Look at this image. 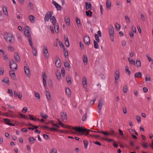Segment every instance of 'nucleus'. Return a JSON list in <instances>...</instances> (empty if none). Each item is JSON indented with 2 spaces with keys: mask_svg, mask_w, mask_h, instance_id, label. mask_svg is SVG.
Masks as SVG:
<instances>
[{
  "mask_svg": "<svg viewBox=\"0 0 153 153\" xmlns=\"http://www.w3.org/2000/svg\"><path fill=\"white\" fill-rule=\"evenodd\" d=\"M3 10L4 13L6 15L7 14V7H4L3 8Z\"/></svg>",
  "mask_w": 153,
  "mask_h": 153,
  "instance_id": "50",
  "label": "nucleus"
},
{
  "mask_svg": "<svg viewBox=\"0 0 153 153\" xmlns=\"http://www.w3.org/2000/svg\"><path fill=\"white\" fill-rule=\"evenodd\" d=\"M61 116L62 120L64 122L67 121V116L66 112L64 111H62L61 112Z\"/></svg>",
  "mask_w": 153,
  "mask_h": 153,
  "instance_id": "8",
  "label": "nucleus"
},
{
  "mask_svg": "<svg viewBox=\"0 0 153 153\" xmlns=\"http://www.w3.org/2000/svg\"><path fill=\"white\" fill-rule=\"evenodd\" d=\"M50 152L51 153H57V150L55 148H52Z\"/></svg>",
  "mask_w": 153,
  "mask_h": 153,
  "instance_id": "53",
  "label": "nucleus"
},
{
  "mask_svg": "<svg viewBox=\"0 0 153 153\" xmlns=\"http://www.w3.org/2000/svg\"><path fill=\"white\" fill-rule=\"evenodd\" d=\"M14 70H11L9 71V74L11 79L13 80H15L16 78V75L15 73L14 72Z\"/></svg>",
  "mask_w": 153,
  "mask_h": 153,
  "instance_id": "17",
  "label": "nucleus"
},
{
  "mask_svg": "<svg viewBox=\"0 0 153 153\" xmlns=\"http://www.w3.org/2000/svg\"><path fill=\"white\" fill-rule=\"evenodd\" d=\"M43 51L45 58V59L48 58L49 56V54L48 53L47 47V46L45 45H43Z\"/></svg>",
  "mask_w": 153,
  "mask_h": 153,
  "instance_id": "5",
  "label": "nucleus"
},
{
  "mask_svg": "<svg viewBox=\"0 0 153 153\" xmlns=\"http://www.w3.org/2000/svg\"><path fill=\"white\" fill-rule=\"evenodd\" d=\"M115 28L117 31H119L120 28V25L117 23H115Z\"/></svg>",
  "mask_w": 153,
  "mask_h": 153,
  "instance_id": "44",
  "label": "nucleus"
},
{
  "mask_svg": "<svg viewBox=\"0 0 153 153\" xmlns=\"http://www.w3.org/2000/svg\"><path fill=\"white\" fill-rule=\"evenodd\" d=\"M141 145L144 148H146L148 147L147 144L146 143H142Z\"/></svg>",
  "mask_w": 153,
  "mask_h": 153,
  "instance_id": "60",
  "label": "nucleus"
},
{
  "mask_svg": "<svg viewBox=\"0 0 153 153\" xmlns=\"http://www.w3.org/2000/svg\"><path fill=\"white\" fill-rule=\"evenodd\" d=\"M34 92L35 96L37 98V99H40V97L39 94V93L36 92V91H34Z\"/></svg>",
  "mask_w": 153,
  "mask_h": 153,
  "instance_id": "41",
  "label": "nucleus"
},
{
  "mask_svg": "<svg viewBox=\"0 0 153 153\" xmlns=\"http://www.w3.org/2000/svg\"><path fill=\"white\" fill-rule=\"evenodd\" d=\"M128 90L127 87L126 85H124L123 87V91L124 93L127 92Z\"/></svg>",
  "mask_w": 153,
  "mask_h": 153,
  "instance_id": "51",
  "label": "nucleus"
},
{
  "mask_svg": "<svg viewBox=\"0 0 153 153\" xmlns=\"http://www.w3.org/2000/svg\"><path fill=\"white\" fill-rule=\"evenodd\" d=\"M136 119L138 122L140 123V122L141 121V118L139 116H136Z\"/></svg>",
  "mask_w": 153,
  "mask_h": 153,
  "instance_id": "59",
  "label": "nucleus"
},
{
  "mask_svg": "<svg viewBox=\"0 0 153 153\" xmlns=\"http://www.w3.org/2000/svg\"><path fill=\"white\" fill-rule=\"evenodd\" d=\"M136 65L137 67H139L141 66V62L139 59H137L136 60Z\"/></svg>",
  "mask_w": 153,
  "mask_h": 153,
  "instance_id": "36",
  "label": "nucleus"
},
{
  "mask_svg": "<svg viewBox=\"0 0 153 153\" xmlns=\"http://www.w3.org/2000/svg\"><path fill=\"white\" fill-rule=\"evenodd\" d=\"M146 81H150L151 79L149 75L148 74H146L145 76Z\"/></svg>",
  "mask_w": 153,
  "mask_h": 153,
  "instance_id": "52",
  "label": "nucleus"
},
{
  "mask_svg": "<svg viewBox=\"0 0 153 153\" xmlns=\"http://www.w3.org/2000/svg\"><path fill=\"white\" fill-rule=\"evenodd\" d=\"M64 39H65V44L67 48L69 46V43L68 41V37L67 35H65L64 36Z\"/></svg>",
  "mask_w": 153,
  "mask_h": 153,
  "instance_id": "18",
  "label": "nucleus"
},
{
  "mask_svg": "<svg viewBox=\"0 0 153 153\" xmlns=\"http://www.w3.org/2000/svg\"><path fill=\"white\" fill-rule=\"evenodd\" d=\"M115 83L117 84V81L120 78V72L118 70H117L114 72Z\"/></svg>",
  "mask_w": 153,
  "mask_h": 153,
  "instance_id": "7",
  "label": "nucleus"
},
{
  "mask_svg": "<svg viewBox=\"0 0 153 153\" xmlns=\"http://www.w3.org/2000/svg\"><path fill=\"white\" fill-rule=\"evenodd\" d=\"M14 57L16 60L17 62H19L20 60V57L19 55L18 52H16L14 54Z\"/></svg>",
  "mask_w": 153,
  "mask_h": 153,
  "instance_id": "21",
  "label": "nucleus"
},
{
  "mask_svg": "<svg viewBox=\"0 0 153 153\" xmlns=\"http://www.w3.org/2000/svg\"><path fill=\"white\" fill-rule=\"evenodd\" d=\"M40 115L42 117L46 119L48 117V116L46 114H45L44 113L41 112L40 113Z\"/></svg>",
  "mask_w": 153,
  "mask_h": 153,
  "instance_id": "40",
  "label": "nucleus"
},
{
  "mask_svg": "<svg viewBox=\"0 0 153 153\" xmlns=\"http://www.w3.org/2000/svg\"><path fill=\"white\" fill-rule=\"evenodd\" d=\"M50 21L53 25H55V24H57V23H56V19L54 16H52L51 17L50 19Z\"/></svg>",
  "mask_w": 153,
  "mask_h": 153,
  "instance_id": "20",
  "label": "nucleus"
},
{
  "mask_svg": "<svg viewBox=\"0 0 153 153\" xmlns=\"http://www.w3.org/2000/svg\"><path fill=\"white\" fill-rule=\"evenodd\" d=\"M55 58L56 60L55 61V62L56 66L57 67H59L61 65L60 59L57 56H55Z\"/></svg>",
  "mask_w": 153,
  "mask_h": 153,
  "instance_id": "11",
  "label": "nucleus"
},
{
  "mask_svg": "<svg viewBox=\"0 0 153 153\" xmlns=\"http://www.w3.org/2000/svg\"><path fill=\"white\" fill-rule=\"evenodd\" d=\"M65 92L67 94L69 95L71 94V91L69 88H65Z\"/></svg>",
  "mask_w": 153,
  "mask_h": 153,
  "instance_id": "38",
  "label": "nucleus"
},
{
  "mask_svg": "<svg viewBox=\"0 0 153 153\" xmlns=\"http://www.w3.org/2000/svg\"><path fill=\"white\" fill-rule=\"evenodd\" d=\"M24 34L26 37L28 38L29 43L32 42L31 37L30 36V33L29 31L30 27L28 26H26L24 29Z\"/></svg>",
  "mask_w": 153,
  "mask_h": 153,
  "instance_id": "2",
  "label": "nucleus"
},
{
  "mask_svg": "<svg viewBox=\"0 0 153 153\" xmlns=\"http://www.w3.org/2000/svg\"><path fill=\"white\" fill-rule=\"evenodd\" d=\"M69 128L74 130L79 133H82L81 134H84L86 136H87L89 134V130H87L86 128H83L82 126L81 127L80 126L78 127L70 126L69 127Z\"/></svg>",
  "mask_w": 153,
  "mask_h": 153,
  "instance_id": "1",
  "label": "nucleus"
},
{
  "mask_svg": "<svg viewBox=\"0 0 153 153\" xmlns=\"http://www.w3.org/2000/svg\"><path fill=\"white\" fill-rule=\"evenodd\" d=\"M85 8L86 9H91L92 7L91 4L89 2H85Z\"/></svg>",
  "mask_w": 153,
  "mask_h": 153,
  "instance_id": "24",
  "label": "nucleus"
},
{
  "mask_svg": "<svg viewBox=\"0 0 153 153\" xmlns=\"http://www.w3.org/2000/svg\"><path fill=\"white\" fill-rule=\"evenodd\" d=\"M95 37L96 40V42H100L99 36L98 35L95 34Z\"/></svg>",
  "mask_w": 153,
  "mask_h": 153,
  "instance_id": "54",
  "label": "nucleus"
},
{
  "mask_svg": "<svg viewBox=\"0 0 153 153\" xmlns=\"http://www.w3.org/2000/svg\"><path fill=\"white\" fill-rule=\"evenodd\" d=\"M7 93L9 94L10 96H13V91L11 89H8Z\"/></svg>",
  "mask_w": 153,
  "mask_h": 153,
  "instance_id": "48",
  "label": "nucleus"
},
{
  "mask_svg": "<svg viewBox=\"0 0 153 153\" xmlns=\"http://www.w3.org/2000/svg\"><path fill=\"white\" fill-rule=\"evenodd\" d=\"M84 147L85 149H86L87 148L88 145V142L87 140H84L83 141Z\"/></svg>",
  "mask_w": 153,
  "mask_h": 153,
  "instance_id": "49",
  "label": "nucleus"
},
{
  "mask_svg": "<svg viewBox=\"0 0 153 153\" xmlns=\"http://www.w3.org/2000/svg\"><path fill=\"white\" fill-rule=\"evenodd\" d=\"M84 41L85 44L89 46L90 44V39L88 36H86L84 38Z\"/></svg>",
  "mask_w": 153,
  "mask_h": 153,
  "instance_id": "10",
  "label": "nucleus"
},
{
  "mask_svg": "<svg viewBox=\"0 0 153 153\" xmlns=\"http://www.w3.org/2000/svg\"><path fill=\"white\" fill-rule=\"evenodd\" d=\"M66 80L68 83L69 85L71 84V77L69 75H67L66 77Z\"/></svg>",
  "mask_w": 153,
  "mask_h": 153,
  "instance_id": "29",
  "label": "nucleus"
},
{
  "mask_svg": "<svg viewBox=\"0 0 153 153\" xmlns=\"http://www.w3.org/2000/svg\"><path fill=\"white\" fill-rule=\"evenodd\" d=\"M111 1L108 0H107L106 2V8L109 10H110L111 8Z\"/></svg>",
  "mask_w": 153,
  "mask_h": 153,
  "instance_id": "27",
  "label": "nucleus"
},
{
  "mask_svg": "<svg viewBox=\"0 0 153 153\" xmlns=\"http://www.w3.org/2000/svg\"><path fill=\"white\" fill-rule=\"evenodd\" d=\"M131 29H132V31L133 32L135 33L136 32V28L134 26H133L132 27Z\"/></svg>",
  "mask_w": 153,
  "mask_h": 153,
  "instance_id": "62",
  "label": "nucleus"
},
{
  "mask_svg": "<svg viewBox=\"0 0 153 153\" xmlns=\"http://www.w3.org/2000/svg\"><path fill=\"white\" fill-rule=\"evenodd\" d=\"M108 32L110 36L114 35V30L112 25H109Z\"/></svg>",
  "mask_w": 153,
  "mask_h": 153,
  "instance_id": "12",
  "label": "nucleus"
},
{
  "mask_svg": "<svg viewBox=\"0 0 153 153\" xmlns=\"http://www.w3.org/2000/svg\"><path fill=\"white\" fill-rule=\"evenodd\" d=\"M30 22L32 23H34L35 22V17L33 15H30L28 18Z\"/></svg>",
  "mask_w": 153,
  "mask_h": 153,
  "instance_id": "28",
  "label": "nucleus"
},
{
  "mask_svg": "<svg viewBox=\"0 0 153 153\" xmlns=\"http://www.w3.org/2000/svg\"><path fill=\"white\" fill-rule=\"evenodd\" d=\"M48 85L50 87H51L53 86L52 82L51 80L49 79L48 80Z\"/></svg>",
  "mask_w": 153,
  "mask_h": 153,
  "instance_id": "56",
  "label": "nucleus"
},
{
  "mask_svg": "<svg viewBox=\"0 0 153 153\" xmlns=\"http://www.w3.org/2000/svg\"><path fill=\"white\" fill-rule=\"evenodd\" d=\"M86 15L87 16H92V12L90 10L86 11L85 12Z\"/></svg>",
  "mask_w": 153,
  "mask_h": 153,
  "instance_id": "42",
  "label": "nucleus"
},
{
  "mask_svg": "<svg viewBox=\"0 0 153 153\" xmlns=\"http://www.w3.org/2000/svg\"><path fill=\"white\" fill-rule=\"evenodd\" d=\"M36 140L33 137H30L28 138V140L30 143L33 144L34 143V141Z\"/></svg>",
  "mask_w": 153,
  "mask_h": 153,
  "instance_id": "31",
  "label": "nucleus"
},
{
  "mask_svg": "<svg viewBox=\"0 0 153 153\" xmlns=\"http://www.w3.org/2000/svg\"><path fill=\"white\" fill-rule=\"evenodd\" d=\"M52 14L51 12H47L44 18L45 22H48L49 19L52 16Z\"/></svg>",
  "mask_w": 153,
  "mask_h": 153,
  "instance_id": "9",
  "label": "nucleus"
},
{
  "mask_svg": "<svg viewBox=\"0 0 153 153\" xmlns=\"http://www.w3.org/2000/svg\"><path fill=\"white\" fill-rule=\"evenodd\" d=\"M8 50L10 51H13L14 50V48L11 46H9L8 48Z\"/></svg>",
  "mask_w": 153,
  "mask_h": 153,
  "instance_id": "57",
  "label": "nucleus"
},
{
  "mask_svg": "<svg viewBox=\"0 0 153 153\" xmlns=\"http://www.w3.org/2000/svg\"><path fill=\"white\" fill-rule=\"evenodd\" d=\"M87 116L86 113H85L82 117V120L83 121H85L87 119Z\"/></svg>",
  "mask_w": 153,
  "mask_h": 153,
  "instance_id": "61",
  "label": "nucleus"
},
{
  "mask_svg": "<svg viewBox=\"0 0 153 153\" xmlns=\"http://www.w3.org/2000/svg\"><path fill=\"white\" fill-rule=\"evenodd\" d=\"M27 108L26 107H24L22 110V111L24 112L25 111V113H26L27 111Z\"/></svg>",
  "mask_w": 153,
  "mask_h": 153,
  "instance_id": "64",
  "label": "nucleus"
},
{
  "mask_svg": "<svg viewBox=\"0 0 153 153\" xmlns=\"http://www.w3.org/2000/svg\"><path fill=\"white\" fill-rule=\"evenodd\" d=\"M110 130V132L109 133V135H111V136H115L116 135V133L115 132L114 130L112 128H111Z\"/></svg>",
  "mask_w": 153,
  "mask_h": 153,
  "instance_id": "34",
  "label": "nucleus"
},
{
  "mask_svg": "<svg viewBox=\"0 0 153 153\" xmlns=\"http://www.w3.org/2000/svg\"><path fill=\"white\" fill-rule=\"evenodd\" d=\"M24 71L26 76L29 77L30 75V71L27 64H26L24 66Z\"/></svg>",
  "mask_w": 153,
  "mask_h": 153,
  "instance_id": "6",
  "label": "nucleus"
},
{
  "mask_svg": "<svg viewBox=\"0 0 153 153\" xmlns=\"http://www.w3.org/2000/svg\"><path fill=\"white\" fill-rule=\"evenodd\" d=\"M2 82H4L5 83H6L8 85L10 84V82L8 78L7 77H6L3 78L2 80L1 81Z\"/></svg>",
  "mask_w": 153,
  "mask_h": 153,
  "instance_id": "25",
  "label": "nucleus"
},
{
  "mask_svg": "<svg viewBox=\"0 0 153 153\" xmlns=\"http://www.w3.org/2000/svg\"><path fill=\"white\" fill-rule=\"evenodd\" d=\"M142 74L140 72H138L134 74V77L135 78L141 77H142Z\"/></svg>",
  "mask_w": 153,
  "mask_h": 153,
  "instance_id": "33",
  "label": "nucleus"
},
{
  "mask_svg": "<svg viewBox=\"0 0 153 153\" xmlns=\"http://www.w3.org/2000/svg\"><path fill=\"white\" fill-rule=\"evenodd\" d=\"M64 19L66 25L68 26L69 25H70L69 17L68 16H65V17Z\"/></svg>",
  "mask_w": 153,
  "mask_h": 153,
  "instance_id": "26",
  "label": "nucleus"
},
{
  "mask_svg": "<svg viewBox=\"0 0 153 153\" xmlns=\"http://www.w3.org/2000/svg\"><path fill=\"white\" fill-rule=\"evenodd\" d=\"M128 60L131 64L135 65V61L134 60H133L129 58H128Z\"/></svg>",
  "mask_w": 153,
  "mask_h": 153,
  "instance_id": "39",
  "label": "nucleus"
},
{
  "mask_svg": "<svg viewBox=\"0 0 153 153\" xmlns=\"http://www.w3.org/2000/svg\"><path fill=\"white\" fill-rule=\"evenodd\" d=\"M82 84L84 87L85 85H87L86 79L85 76H83L82 77Z\"/></svg>",
  "mask_w": 153,
  "mask_h": 153,
  "instance_id": "30",
  "label": "nucleus"
},
{
  "mask_svg": "<svg viewBox=\"0 0 153 153\" xmlns=\"http://www.w3.org/2000/svg\"><path fill=\"white\" fill-rule=\"evenodd\" d=\"M53 26L56 32L58 33L59 32V29L58 24H56Z\"/></svg>",
  "mask_w": 153,
  "mask_h": 153,
  "instance_id": "32",
  "label": "nucleus"
},
{
  "mask_svg": "<svg viewBox=\"0 0 153 153\" xmlns=\"http://www.w3.org/2000/svg\"><path fill=\"white\" fill-rule=\"evenodd\" d=\"M29 44L33 50L32 53L33 55L35 56H36V48L33 46L32 42L29 43Z\"/></svg>",
  "mask_w": 153,
  "mask_h": 153,
  "instance_id": "15",
  "label": "nucleus"
},
{
  "mask_svg": "<svg viewBox=\"0 0 153 153\" xmlns=\"http://www.w3.org/2000/svg\"><path fill=\"white\" fill-rule=\"evenodd\" d=\"M56 74L58 81H60L61 79L60 72L58 71H57L56 72Z\"/></svg>",
  "mask_w": 153,
  "mask_h": 153,
  "instance_id": "22",
  "label": "nucleus"
},
{
  "mask_svg": "<svg viewBox=\"0 0 153 153\" xmlns=\"http://www.w3.org/2000/svg\"><path fill=\"white\" fill-rule=\"evenodd\" d=\"M57 128L56 127H52L50 128H49V130L51 131H58L57 128Z\"/></svg>",
  "mask_w": 153,
  "mask_h": 153,
  "instance_id": "46",
  "label": "nucleus"
},
{
  "mask_svg": "<svg viewBox=\"0 0 153 153\" xmlns=\"http://www.w3.org/2000/svg\"><path fill=\"white\" fill-rule=\"evenodd\" d=\"M61 73L62 76H64L65 75V71L64 68L61 69Z\"/></svg>",
  "mask_w": 153,
  "mask_h": 153,
  "instance_id": "58",
  "label": "nucleus"
},
{
  "mask_svg": "<svg viewBox=\"0 0 153 153\" xmlns=\"http://www.w3.org/2000/svg\"><path fill=\"white\" fill-rule=\"evenodd\" d=\"M3 120L5 121V123L8 125L12 126H14L15 125L14 124L10 123V120L9 119H8L7 118L4 119H3Z\"/></svg>",
  "mask_w": 153,
  "mask_h": 153,
  "instance_id": "23",
  "label": "nucleus"
},
{
  "mask_svg": "<svg viewBox=\"0 0 153 153\" xmlns=\"http://www.w3.org/2000/svg\"><path fill=\"white\" fill-rule=\"evenodd\" d=\"M125 19L126 21L128 22H130V20L127 16H125Z\"/></svg>",
  "mask_w": 153,
  "mask_h": 153,
  "instance_id": "63",
  "label": "nucleus"
},
{
  "mask_svg": "<svg viewBox=\"0 0 153 153\" xmlns=\"http://www.w3.org/2000/svg\"><path fill=\"white\" fill-rule=\"evenodd\" d=\"M20 116L22 118L25 119L26 120H28V118L24 114H21L20 113H19Z\"/></svg>",
  "mask_w": 153,
  "mask_h": 153,
  "instance_id": "45",
  "label": "nucleus"
},
{
  "mask_svg": "<svg viewBox=\"0 0 153 153\" xmlns=\"http://www.w3.org/2000/svg\"><path fill=\"white\" fill-rule=\"evenodd\" d=\"M45 94L47 98L48 101H50L51 100V96L50 93L48 91L45 92Z\"/></svg>",
  "mask_w": 153,
  "mask_h": 153,
  "instance_id": "19",
  "label": "nucleus"
},
{
  "mask_svg": "<svg viewBox=\"0 0 153 153\" xmlns=\"http://www.w3.org/2000/svg\"><path fill=\"white\" fill-rule=\"evenodd\" d=\"M98 43L96 42L95 40H94V46L95 49H98L99 48V46L97 44Z\"/></svg>",
  "mask_w": 153,
  "mask_h": 153,
  "instance_id": "37",
  "label": "nucleus"
},
{
  "mask_svg": "<svg viewBox=\"0 0 153 153\" xmlns=\"http://www.w3.org/2000/svg\"><path fill=\"white\" fill-rule=\"evenodd\" d=\"M64 56L66 58H67L68 57V53L67 50L65 48L64 49Z\"/></svg>",
  "mask_w": 153,
  "mask_h": 153,
  "instance_id": "43",
  "label": "nucleus"
},
{
  "mask_svg": "<svg viewBox=\"0 0 153 153\" xmlns=\"http://www.w3.org/2000/svg\"><path fill=\"white\" fill-rule=\"evenodd\" d=\"M103 105V102L102 100H100L98 102V105L97 108L98 109V112L100 113L101 111V108Z\"/></svg>",
  "mask_w": 153,
  "mask_h": 153,
  "instance_id": "14",
  "label": "nucleus"
},
{
  "mask_svg": "<svg viewBox=\"0 0 153 153\" xmlns=\"http://www.w3.org/2000/svg\"><path fill=\"white\" fill-rule=\"evenodd\" d=\"M9 66L11 70L15 71L17 69V65L13 59H11L10 60Z\"/></svg>",
  "mask_w": 153,
  "mask_h": 153,
  "instance_id": "3",
  "label": "nucleus"
},
{
  "mask_svg": "<svg viewBox=\"0 0 153 153\" xmlns=\"http://www.w3.org/2000/svg\"><path fill=\"white\" fill-rule=\"evenodd\" d=\"M52 3L54 5L57 10L60 11L61 10V6L56 1L53 0Z\"/></svg>",
  "mask_w": 153,
  "mask_h": 153,
  "instance_id": "16",
  "label": "nucleus"
},
{
  "mask_svg": "<svg viewBox=\"0 0 153 153\" xmlns=\"http://www.w3.org/2000/svg\"><path fill=\"white\" fill-rule=\"evenodd\" d=\"M82 58L84 64L85 65L87 64V63L88 59L86 56L85 55H83Z\"/></svg>",
  "mask_w": 153,
  "mask_h": 153,
  "instance_id": "35",
  "label": "nucleus"
},
{
  "mask_svg": "<svg viewBox=\"0 0 153 153\" xmlns=\"http://www.w3.org/2000/svg\"><path fill=\"white\" fill-rule=\"evenodd\" d=\"M64 66L65 67H67L68 68H69L70 67V65L69 63L67 62H65L64 64Z\"/></svg>",
  "mask_w": 153,
  "mask_h": 153,
  "instance_id": "55",
  "label": "nucleus"
},
{
  "mask_svg": "<svg viewBox=\"0 0 153 153\" xmlns=\"http://www.w3.org/2000/svg\"><path fill=\"white\" fill-rule=\"evenodd\" d=\"M4 37L6 42H11L14 39L12 35L10 33H7L4 35Z\"/></svg>",
  "mask_w": 153,
  "mask_h": 153,
  "instance_id": "4",
  "label": "nucleus"
},
{
  "mask_svg": "<svg viewBox=\"0 0 153 153\" xmlns=\"http://www.w3.org/2000/svg\"><path fill=\"white\" fill-rule=\"evenodd\" d=\"M42 77L43 79V82L44 87L46 88H47L46 83L45 80L46 77V75L45 72H44L42 74Z\"/></svg>",
  "mask_w": 153,
  "mask_h": 153,
  "instance_id": "13",
  "label": "nucleus"
},
{
  "mask_svg": "<svg viewBox=\"0 0 153 153\" xmlns=\"http://www.w3.org/2000/svg\"><path fill=\"white\" fill-rule=\"evenodd\" d=\"M126 72L129 75H130L131 71L129 70L128 67V66H126L125 68Z\"/></svg>",
  "mask_w": 153,
  "mask_h": 153,
  "instance_id": "47",
  "label": "nucleus"
}]
</instances>
